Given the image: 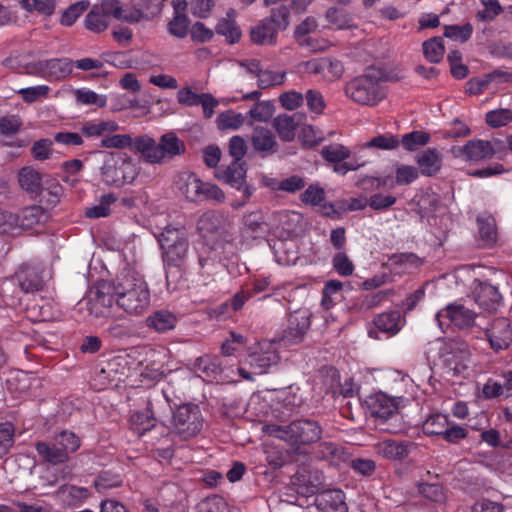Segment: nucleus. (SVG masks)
I'll list each match as a JSON object with an SVG mask.
<instances>
[{
  "instance_id": "c03bdc74",
  "label": "nucleus",
  "mask_w": 512,
  "mask_h": 512,
  "mask_svg": "<svg viewBox=\"0 0 512 512\" xmlns=\"http://www.w3.org/2000/svg\"><path fill=\"white\" fill-rule=\"evenodd\" d=\"M56 446L60 447L61 451L69 454L74 453L80 447V438L72 431L64 430L53 439Z\"/></svg>"
},
{
  "instance_id": "49530a36",
  "label": "nucleus",
  "mask_w": 512,
  "mask_h": 512,
  "mask_svg": "<svg viewBox=\"0 0 512 512\" xmlns=\"http://www.w3.org/2000/svg\"><path fill=\"white\" fill-rule=\"evenodd\" d=\"M448 422L449 419L446 415L434 414L424 421L422 430L428 436H442Z\"/></svg>"
},
{
  "instance_id": "f704fd0d",
  "label": "nucleus",
  "mask_w": 512,
  "mask_h": 512,
  "mask_svg": "<svg viewBox=\"0 0 512 512\" xmlns=\"http://www.w3.org/2000/svg\"><path fill=\"white\" fill-rule=\"evenodd\" d=\"M176 323L177 317L168 310L155 311L146 319L147 326L158 333H164L174 329Z\"/></svg>"
},
{
  "instance_id": "c85d7f7f",
  "label": "nucleus",
  "mask_w": 512,
  "mask_h": 512,
  "mask_svg": "<svg viewBox=\"0 0 512 512\" xmlns=\"http://www.w3.org/2000/svg\"><path fill=\"white\" fill-rule=\"evenodd\" d=\"M160 162L165 163L185 151V144L174 133L163 135L158 143Z\"/></svg>"
},
{
  "instance_id": "3c124183",
  "label": "nucleus",
  "mask_w": 512,
  "mask_h": 512,
  "mask_svg": "<svg viewBox=\"0 0 512 512\" xmlns=\"http://www.w3.org/2000/svg\"><path fill=\"white\" fill-rule=\"evenodd\" d=\"M430 141V134L425 131H412L402 136L401 144L408 151H414Z\"/></svg>"
},
{
  "instance_id": "864d4df0",
  "label": "nucleus",
  "mask_w": 512,
  "mask_h": 512,
  "mask_svg": "<svg viewBox=\"0 0 512 512\" xmlns=\"http://www.w3.org/2000/svg\"><path fill=\"white\" fill-rule=\"evenodd\" d=\"M199 201H210L215 204H221L225 201L224 192L216 185L202 181V187L199 191Z\"/></svg>"
},
{
  "instance_id": "13d9d810",
  "label": "nucleus",
  "mask_w": 512,
  "mask_h": 512,
  "mask_svg": "<svg viewBox=\"0 0 512 512\" xmlns=\"http://www.w3.org/2000/svg\"><path fill=\"white\" fill-rule=\"evenodd\" d=\"M473 33V26L470 23H465L462 26L459 25H445L444 36L455 41L466 42L468 41Z\"/></svg>"
},
{
  "instance_id": "6ab92c4d",
  "label": "nucleus",
  "mask_w": 512,
  "mask_h": 512,
  "mask_svg": "<svg viewBox=\"0 0 512 512\" xmlns=\"http://www.w3.org/2000/svg\"><path fill=\"white\" fill-rule=\"evenodd\" d=\"M302 117L295 113L292 115L282 113L278 114L272 120V127L283 142H291L296 137V132Z\"/></svg>"
},
{
  "instance_id": "8fccbe9b",
  "label": "nucleus",
  "mask_w": 512,
  "mask_h": 512,
  "mask_svg": "<svg viewBox=\"0 0 512 512\" xmlns=\"http://www.w3.org/2000/svg\"><path fill=\"white\" fill-rule=\"evenodd\" d=\"M74 94L76 102L81 105H94L102 108L107 103V98L105 95L97 94L96 92L86 88L77 89L75 90Z\"/></svg>"
},
{
  "instance_id": "37998d69",
  "label": "nucleus",
  "mask_w": 512,
  "mask_h": 512,
  "mask_svg": "<svg viewBox=\"0 0 512 512\" xmlns=\"http://www.w3.org/2000/svg\"><path fill=\"white\" fill-rule=\"evenodd\" d=\"M102 174L107 184L121 187L126 183V162L123 160L120 165L106 164Z\"/></svg>"
},
{
  "instance_id": "473e14b6",
  "label": "nucleus",
  "mask_w": 512,
  "mask_h": 512,
  "mask_svg": "<svg viewBox=\"0 0 512 512\" xmlns=\"http://www.w3.org/2000/svg\"><path fill=\"white\" fill-rule=\"evenodd\" d=\"M243 224L247 232L254 238L265 237L270 230L269 224L260 210L246 214L243 218Z\"/></svg>"
},
{
  "instance_id": "20e7f679",
  "label": "nucleus",
  "mask_w": 512,
  "mask_h": 512,
  "mask_svg": "<svg viewBox=\"0 0 512 512\" xmlns=\"http://www.w3.org/2000/svg\"><path fill=\"white\" fill-rule=\"evenodd\" d=\"M172 432L181 440L197 436L204 424V418L198 405L186 403L180 405L172 415Z\"/></svg>"
},
{
  "instance_id": "e433bc0d",
  "label": "nucleus",
  "mask_w": 512,
  "mask_h": 512,
  "mask_svg": "<svg viewBox=\"0 0 512 512\" xmlns=\"http://www.w3.org/2000/svg\"><path fill=\"white\" fill-rule=\"evenodd\" d=\"M417 491L422 497L436 504H444L447 499L445 489L438 481L432 483L419 481Z\"/></svg>"
},
{
  "instance_id": "b1692460",
  "label": "nucleus",
  "mask_w": 512,
  "mask_h": 512,
  "mask_svg": "<svg viewBox=\"0 0 512 512\" xmlns=\"http://www.w3.org/2000/svg\"><path fill=\"white\" fill-rule=\"evenodd\" d=\"M130 148L139 153L140 158L150 164H161L160 150L158 144L153 138L148 136L136 137L133 141L130 139Z\"/></svg>"
},
{
  "instance_id": "72a5a7b5",
  "label": "nucleus",
  "mask_w": 512,
  "mask_h": 512,
  "mask_svg": "<svg viewBox=\"0 0 512 512\" xmlns=\"http://www.w3.org/2000/svg\"><path fill=\"white\" fill-rule=\"evenodd\" d=\"M117 129L118 125L113 121L93 120L84 122L80 127V132L88 138L101 137L102 139Z\"/></svg>"
},
{
  "instance_id": "de8ad7c7",
  "label": "nucleus",
  "mask_w": 512,
  "mask_h": 512,
  "mask_svg": "<svg viewBox=\"0 0 512 512\" xmlns=\"http://www.w3.org/2000/svg\"><path fill=\"white\" fill-rule=\"evenodd\" d=\"M423 54L431 63H438L444 56V45L441 37H433L423 43Z\"/></svg>"
},
{
  "instance_id": "052dcab7",
  "label": "nucleus",
  "mask_w": 512,
  "mask_h": 512,
  "mask_svg": "<svg viewBox=\"0 0 512 512\" xmlns=\"http://www.w3.org/2000/svg\"><path fill=\"white\" fill-rule=\"evenodd\" d=\"M218 126L221 129H239L245 122V117L241 113L233 110L222 112L218 118Z\"/></svg>"
},
{
  "instance_id": "5701e85b",
  "label": "nucleus",
  "mask_w": 512,
  "mask_h": 512,
  "mask_svg": "<svg viewBox=\"0 0 512 512\" xmlns=\"http://www.w3.org/2000/svg\"><path fill=\"white\" fill-rule=\"evenodd\" d=\"M419 176V171L416 167L410 165H398L395 170V179L391 176H384L378 178V187H389L409 185L414 182Z\"/></svg>"
},
{
  "instance_id": "39448f33",
  "label": "nucleus",
  "mask_w": 512,
  "mask_h": 512,
  "mask_svg": "<svg viewBox=\"0 0 512 512\" xmlns=\"http://www.w3.org/2000/svg\"><path fill=\"white\" fill-rule=\"evenodd\" d=\"M157 239L163 250L165 261L176 264L184 260L189 246L184 228L165 226L157 235Z\"/></svg>"
},
{
  "instance_id": "cd10ccee",
  "label": "nucleus",
  "mask_w": 512,
  "mask_h": 512,
  "mask_svg": "<svg viewBox=\"0 0 512 512\" xmlns=\"http://www.w3.org/2000/svg\"><path fill=\"white\" fill-rule=\"evenodd\" d=\"M194 369L208 381L216 380L223 371L220 358L212 355L197 358L194 362Z\"/></svg>"
},
{
  "instance_id": "c756f323",
  "label": "nucleus",
  "mask_w": 512,
  "mask_h": 512,
  "mask_svg": "<svg viewBox=\"0 0 512 512\" xmlns=\"http://www.w3.org/2000/svg\"><path fill=\"white\" fill-rule=\"evenodd\" d=\"M178 190L191 202L199 201V191L202 187V180L194 173L185 172L179 175L176 182Z\"/></svg>"
},
{
  "instance_id": "4be33fe9",
  "label": "nucleus",
  "mask_w": 512,
  "mask_h": 512,
  "mask_svg": "<svg viewBox=\"0 0 512 512\" xmlns=\"http://www.w3.org/2000/svg\"><path fill=\"white\" fill-rule=\"evenodd\" d=\"M415 161L420 173L431 177L436 175L442 167V157L436 148H427L416 155Z\"/></svg>"
},
{
  "instance_id": "a19ab883",
  "label": "nucleus",
  "mask_w": 512,
  "mask_h": 512,
  "mask_svg": "<svg viewBox=\"0 0 512 512\" xmlns=\"http://www.w3.org/2000/svg\"><path fill=\"white\" fill-rule=\"evenodd\" d=\"M44 209L41 206L33 205L25 207L17 214L18 228L27 230L40 223L44 217Z\"/></svg>"
},
{
  "instance_id": "2f4dec72",
  "label": "nucleus",
  "mask_w": 512,
  "mask_h": 512,
  "mask_svg": "<svg viewBox=\"0 0 512 512\" xmlns=\"http://www.w3.org/2000/svg\"><path fill=\"white\" fill-rule=\"evenodd\" d=\"M480 239L486 246H492L497 241L495 218L489 213H481L476 218Z\"/></svg>"
},
{
  "instance_id": "7c9ffc66",
  "label": "nucleus",
  "mask_w": 512,
  "mask_h": 512,
  "mask_svg": "<svg viewBox=\"0 0 512 512\" xmlns=\"http://www.w3.org/2000/svg\"><path fill=\"white\" fill-rule=\"evenodd\" d=\"M314 455L317 459L330 464H338L346 458L345 449L340 444L331 441L320 442L314 450Z\"/></svg>"
},
{
  "instance_id": "79ce46f5",
  "label": "nucleus",
  "mask_w": 512,
  "mask_h": 512,
  "mask_svg": "<svg viewBox=\"0 0 512 512\" xmlns=\"http://www.w3.org/2000/svg\"><path fill=\"white\" fill-rule=\"evenodd\" d=\"M43 68L50 77L60 80L71 74L73 69V61L68 58L50 59L45 61Z\"/></svg>"
},
{
  "instance_id": "a878e982",
  "label": "nucleus",
  "mask_w": 512,
  "mask_h": 512,
  "mask_svg": "<svg viewBox=\"0 0 512 512\" xmlns=\"http://www.w3.org/2000/svg\"><path fill=\"white\" fill-rule=\"evenodd\" d=\"M469 351L462 347H451L444 356L445 367L452 372L453 376L462 375L468 369Z\"/></svg>"
},
{
  "instance_id": "0eeeda50",
  "label": "nucleus",
  "mask_w": 512,
  "mask_h": 512,
  "mask_svg": "<svg viewBox=\"0 0 512 512\" xmlns=\"http://www.w3.org/2000/svg\"><path fill=\"white\" fill-rule=\"evenodd\" d=\"M229 218L221 211L209 210L197 221V230L206 241H217L224 238L230 229Z\"/></svg>"
},
{
  "instance_id": "4468645a",
  "label": "nucleus",
  "mask_w": 512,
  "mask_h": 512,
  "mask_svg": "<svg viewBox=\"0 0 512 512\" xmlns=\"http://www.w3.org/2000/svg\"><path fill=\"white\" fill-rule=\"evenodd\" d=\"M253 151L261 158L278 153L280 145L273 131L265 126H256L250 136Z\"/></svg>"
},
{
  "instance_id": "680f3d73",
  "label": "nucleus",
  "mask_w": 512,
  "mask_h": 512,
  "mask_svg": "<svg viewBox=\"0 0 512 512\" xmlns=\"http://www.w3.org/2000/svg\"><path fill=\"white\" fill-rule=\"evenodd\" d=\"M441 205V197L433 192L426 191L424 192L418 200V207L421 213L430 214L438 211Z\"/></svg>"
},
{
  "instance_id": "a18cd8bd",
  "label": "nucleus",
  "mask_w": 512,
  "mask_h": 512,
  "mask_svg": "<svg viewBox=\"0 0 512 512\" xmlns=\"http://www.w3.org/2000/svg\"><path fill=\"white\" fill-rule=\"evenodd\" d=\"M216 33L225 37L229 44L240 40L241 30L234 20L222 18L216 25Z\"/></svg>"
},
{
  "instance_id": "423d86ee",
  "label": "nucleus",
  "mask_w": 512,
  "mask_h": 512,
  "mask_svg": "<svg viewBox=\"0 0 512 512\" xmlns=\"http://www.w3.org/2000/svg\"><path fill=\"white\" fill-rule=\"evenodd\" d=\"M478 315L461 301H455L439 310L435 320L442 332H445L451 324L459 329H470L476 325Z\"/></svg>"
},
{
  "instance_id": "393cba45",
  "label": "nucleus",
  "mask_w": 512,
  "mask_h": 512,
  "mask_svg": "<svg viewBox=\"0 0 512 512\" xmlns=\"http://www.w3.org/2000/svg\"><path fill=\"white\" fill-rule=\"evenodd\" d=\"M368 406L371 414L381 420H387L397 411L395 400L384 393L371 396Z\"/></svg>"
},
{
  "instance_id": "bf43d9fd",
  "label": "nucleus",
  "mask_w": 512,
  "mask_h": 512,
  "mask_svg": "<svg viewBox=\"0 0 512 512\" xmlns=\"http://www.w3.org/2000/svg\"><path fill=\"white\" fill-rule=\"evenodd\" d=\"M484 8L476 13V19L482 22L493 21L503 12V8L498 0H482Z\"/></svg>"
},
{
  "instance_id": "0e129e2a",
  "label": "nucleus",
  "mask_w": 512,
  "mask_h": 512,
  "mask_svg": "<svg viewBox=\"0 0 512 512\" xmlns=\"http://www.w3.org/2000/svg\"><path fill=\"white\" fill-rule=\"evenodd\" d=\"M486 123L493 128H499L512 121V111L510 109H497L486 113Z\"/></svg>"
},
{
  "instance_id": "f8f14e48",
  "label": "nucleus",
  "mask_w": 512,
  "mask_h": 512,
  "mask_svg": "<svg viewBox=\"0 0 512 512\" xmlns=\"http://www.w3.org/2000/svg\"><path fill=\"white\" fill-rule=\"evenodd\" d=\"M500 143L498 139L493 141L472 139L464 146L453 147L452 153L455 157H464L466 160L478 162L492 157L496 153L494 145Z\"/></svg>"
},
{
  "instance_id": "f03ea898",
  "label": "nucleus",
  "mask_w": 512,
  "mask_h": 512,
  "mask_svg": "<svg viewBox=\"0 0 512 512\" xmlns=\"http://www.w3.org/2000/svg\"><path fill=\"white\" fill-rule=\"evenodd\" d=\"M90 312L96 317L113 316L121 318L127 313L128 298L126 291L121 285L115 286L113 283L99 282L95 291L91 292Z\"/></svg>"
},
{
  "instance_id": "338daca9",
  "label": "nucleus",
  "mask_w": 512,
  "mask_h": 512,
  "mask_svg": "<svg viewBox=\"0 0 512 512\" xmlns=\"http://www.w3.org/2000/svg\"><path fill=\"white\" fill-rule=\"evenodd\" d=\"M22 120L18 115H6L0 118V133L4 136H13L22 128Z\"/></svg>"
},
{
  "instance_id": "774afa93",
  "label": "nucleus",
  "mask_w": 512,
  "mask_h": 512,
  "mask_svg": "<svg viewBox=\"0 0 512 512\" xmlns=\"http://www.w3.org/2000/svg\"><path fill=\"white\" fill-rule=\"evenodd\" d=\"M227 509V503L220 496L207 498L198 506V512H227Z\"/></svg>"
},
{
  "instance_id": "c9c22d12",
  "label": "nucleus",
  "mask_w": 512,
  "mask_h": 512,
  "mask_svg": "<svg viewBox=\"0 0 512 512\" xmlns=\"http://www.w3.org/2000/svg\"><path fill=\"white\" fill-rule=\"evenodd\" d=\"M35 449L39 456L50 464L57 465L68 461L66 453L62 452L54 441H38L35 443Z\"/></svg>"
},
{
  "instance_id": "9b49d317",
  "label": "nucleus",
  "mask_w": 512,
  "mask_h": 512,
  "mask_svg": "<svg viewBox=\"0 0 512 512\" xmlns=\"http://www.w3.org/2000/svg\"><path fill=\"white\" fill-rule=\"evenodd\" d=\"M44 268L39 263H24L13 276V280L25 293L39 292L44 289Z\"/></svg>"
},
{
  "instance_id": "09e8293b",
  "label": "nucleus",
  "mask_w": 512,
  "mask_h": 512,
  "mask_svg": "<svg viewBox=\"0 0 512 512\" xmlns=\"http://www.w3.org/2000/svg\"><path fill=\"white\" fill-rule=\"evenodd\" d=\"M116 201L114 194H105L100 198L97 205L89 207L85 211V216L90 219L106 217L110 214V205Z\"/></svg>"
},
{
  "instance_id": "4d7b16f0",
  "label": "nucleus",
  "mask_w": 512,
  "mask_h": 512,
  "mask_svg": "<svg viewBox=\"0 0 512 512\" xmlns=\"http://www.w3.org/2000/svg\"><path fill=\"white\" fill-rule=\"evenodd\" d=\"M89 1L82 0L70 5L61 16V24L65 26L73 25L76 20L89 8Z\"/></svg>"
},
{
  "instance_id": "ddd939ff",
  "label": "nucleus",
  "mask_w": 512,
  "mask_h": 512,
  "mask_svg": "<svg viewBox=\"0 0 512 512\" xmlns=\"http://www.w3.org/2000/svg\"><path fill=\"white\" fill-rule=\"evenodd\" d=\"M485 337L494 352L507 350L512 343V329L509 319L496 318L485 329Z\"/></svg>"
},
{
  "instance_id": "6e6552de",
  "label": "nucleus",
  "mask_w": 512,
  "mask_h": 512,
  "mask_svg": "<svg viewBox=\"0 0 512 512\" xmlns=\"http://www.w3.org/2000/svg\"><path fill=\"white\" fill-rule=\"evenodd\" d=\"M286 428L289 434L288 443L296 446L316 443L323 432L319 422L307 418L292 421Z\"/></svg>"
},
{
  "instance_id": "ea45409f",
  "label": "nucleus",
  "mask_w": 512,
  "mask_h": 512,
  "mask_svg": "<svg viewBox=\"0 0 512 512\" xmlns=\"http://www.w3.org/2000/svg\"><path fill=\"white\" fill-rule=\"evenodd\" d=\"M19 184L30 193H39L41 190V174L31 166H26L19 171Z\"/></svg>"
},
{
  "instance_id": "bb28decb",
  "label": "nucleus",
  "mask_w": 512,
  "mask_h": 512,
  "mask_svg": "<svg viewBox=\"0 0 512 512\" xmlns=\"http://www.w3.org/2000/svg\"><path fill=\"white\" fill-rule=\"evenodd\" d=\"M409 443L392 439L383 440L375 445L378 455L388 460H402L410 452Z\"/></svg>"
},
{
  "instance_id": "a211bd4d",
  "label": "nucleus",
  "mask_w": 512,
  "mask_h": 512,
  "mask_svg": "<svg viewBox=\"0 0 512 512\" xmlns=\"http://www.w3.org/2000/svg\"><path fill=\"white\" fill-rule=\"evenodd\" d=\"M279 361L280 357L271 344H268L266 349L261 348L260 351L249 355V364L254 374L269 373L273 367L279 364Z\"/></svg>"
},
{
  "instance_id": "2eb2a0df",
  "label": "nucleus",
  "mask_w": 512,
  "mask_h": 512,
  "mask_svg": "<svg viewBox=\"0 0 512 512\" xmlns=\"http://www.w3.org/2000/svg\"><path fill=\"white\" fill-rule=\"evenodd\" d=\"M130 431L140 438L147 433L164 436L168 433V428L164 424H157L152 411L146 408L130 416Z\"/></svg>"
},
{
  "instance_id": "aec40b11",
  "label": "nucleus",
  "mask_w": 512,
  "mask_h": 512,
  "mask_svg": "<svg viewBox=\"0 0 512 512\" xmlns=\"http://www.w3.org/2000/svg\"><path fill=\"white\" fill-rule=\"evenodd\" d=\"M473 295L475 302L487 311L496 310L502 299L498 288L488 282H478Z\"/></svg>"
},
{
  "instance_id": "58836bf2",
  "label": "nucleus",
  "mask_w": 512,
  "mask_h": 512,
  "mask_svg": "<svg viewBox=\"0 0 512 512\" xmlns=\"http://www.w3.org/2000/svg\"><path fill=\"white\" fill-rule=\"evenodd\" d=\"M387 265L393 270L405 272L421 266L422 260L414 253H395L389 257Z\"/></svg>"
},
{
  "instance_id": "603ef678",
  "label": "nucleus",
  "mask_w": 512,
  "mask_h": 512,
  "mask_svg": "<svg viewBox=\"0 0 512 512\" xmlns=\"http://www.w3.org/2000/svg\"><path fill=\"white\" fill-rule=\"evenodd\" d=\"M321 156L330 163L341 162L350 157V150L342 144H331L322 148Z\"/></svg>"
},
{
  "instance_id": "4c0bfd02",
  "label": "nucleus",
  "mask_w": 512,
  "mask_h": 512,
  "mask_svg": "<svg viewBox=\"0 0 512 512\" xmlns=\"http://www.w3.org/2000/svg\"><path fill=\"white\" fill-rule=\"evenodd\" d=\"M127 370V357L115 356L107 361L106 366L102 368L101 372L107 374L110 381L122 382L124 381L123 377H125Z\"/></svg>"
},
{
  "instance_id": "5fc2aeb1",
  "label": "nucleus",
  "mask_w": 512,
  "mask_h": 512,
  "mask_svg": "<svg viewBox=\"0 0 512 512\" xmlns=\"http://www.w3.org/2000/svg\"><path fill=\"white\" fill-rule=\"evenodd\" d=\"M317 28V22L311 17H307L300 24L296 26L294 37L301 46H311L308 34L314 32Z\"/></svg>"
},
{
  "instance_id": "6e6d98bb",
  "label": "nucleus",
  "mask_w": 512,
  "mask_h": 512,
  "mask_svg": "<svg viewBox=\"0 0 512 512\" xmlns=\"http://www.w3.org/2000/svg\"><path fill=\"white\" fill-rule=\"evenodd\" d=\"M274 113V105L270 101H258L248 111V115L257 122H268Z\"/></svg>"
},
{
  "instance_id": "1a4fd4ad",
  "label": "nucleus",
  "mask_w": 512,
  "mask_h": 512,
  "mask_svg": "<svg viewBox=\"0 0 512 512\" xmlns=\"http://www.w3.org/2000/svg\"><path fill=\"white\" fill-rule=\"evenodd\" d=\"M311 315L306 308L298 309L289 315L287 327L281 337L285 345L299 344L304 340L311 325Z\"/></svg>"
},
{
  "instance_id": "412c9836",
  "label": "nucleus",
  "mask_w": 512,
  "mask_h": 512,
  "mask_svg": "<svg viewBox=\"0 0 512 512\" xmlns=\"http://www.w3.org/2000/svg\"><path fill=\"white\" fill-rule=\"evenodd\" d=\"M218 178L238 190L244 188V196L246 198L250 197L251 192L249 188L247 186L244 187L246 178L244 163L233 161L227 167L219 170Z\"/></svg>"
},
{
  "instance_id": "9d476101",
  "label": "nucleus",
  "mask_w": 512,
  "mask_h": 512,
  "mask_svg": "<svg viewBox=\"0 0 512 512\" xmlns=\"http://www.w3.org/2000/svg\"><path fill=\"white\" fill-rule=\"evenodd\" d=\"M136 265V263H134ZM150 306V290L143 274L130 266V312L141 315Z\"/></svg>"
},
{
  "instance_id": "dca6fc26",
  "label": "nucleus",
  "mask_w": 512,
  "mask_h": 512,
  "mask_svg": "<svg viewBox=\"0 0 512 512\" xmlns=\"http://www.w3.org/2000/svg\"><path fill=\"white\" fill-rule=\"evenodd\" d=\"M405 320L399 311L393 310L376 315L373 319L375 329H369L368 334L372 338L378 339V332L385 333L388 336L396 335L404 325Z\"/></svg>"
},
{
  "instance_id": "e2e57ef3",
  "label": "nucleus",
  "mask_w": 512,
  "mask_h": 512,
  "mask_svg": "<svg viewBox=\"0 0 512 512\" xmlns=\"http://www.w3.org/2000/svg\"><path fill=\"white\" fill-rule=\"evenodd\" d=\"M300 138L305 147L312 148L324 140V133L312 125H304L300 132Z\"/></svg>"
},
{
  "instance_id": "69168bd1",
  "label": "nucleus",
  "mask_w": 512,
  "mask_h": 512,
  "mask_svg": "<svg viewBox=\"0 0 512 512\" xmlns=\"http://www.w3.org/2000/svg\"><path fill=\"white\" fill-rule=\"evenodd\" d=\"M53 140L43 138L33 143L31 147V155L35 160L44 161L52 155Z\"/></svg>"
},
{
  "instance_id": "f3484780",
  "label": "nucleus",
  "mask_w": 512,
  "mask_h": 512,
  "mask_svg": "<svg viewBox=\"0 0 512 512\" xmlns=\"http://www.w3.org/2000/svg\"><path fill=\"white\" fill-rule=\"evenodd\" d=\"M315 506L319 512H348L345 494L339 489L320 492L315 498Z\"/></svg>"
},
{
  "instance_id": "f257e3e1",
  "label": "nucleus",
  "mask_w": 512,
  "mask_h": 512,
  "mask_svg": "<svg viewBox=\"0 0 512 512\" xmlns=\"http://www.w3.org/2000/svg\"><path fill=\"white\" fill-rule=\"evenodd\" d=\"M384 80L385 75L380 69L368 67L362 75L346 83L345 94L359 105L375 106L386 97Z\"/></svg>"
},
{
  "instance_id": "7ed1b4c3",
  "label": "nucleus",
  "mask_w": 512,
  "mask_h": 512,
  "mask_svg": "<svg viewBox=\"0 0 512 512\" xmlns=\"http://www.w3.org/2000/svg\"><path fill=\"white\" fill-rule=\"evenodd\" d=\"M290 24V8L280 4L271 8L268 16L252 26L249 31L250 40L258 46H275L279 32L285 31Z\"/></svg>"
}]
</instances>
